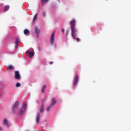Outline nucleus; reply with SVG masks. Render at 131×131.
Instances as JSON below:
<instances>
[{
	"label": "nucleus",
	"instance_id": "a211bd4d",
	"mask_svg": "<svg viewBox=\"0 0 131 131\" xmlns=\"http://www.w3.org/2000/svg\"><path fill=\"white\" fill-rule=\"evenodd\" d=\"M52 107H53V106H51V104L49 106L47 107V110L48 112H49L51 111V108H52Z\"/></svg>",
	"mask_w": 131,
	"mask_h": 131
},
{
	"label": "nucleus",
	"instance_id": "aec40b11",
	"mask_svg": "<svg viewBox=\"0 0 131 131\" xmlns=\"http://www.w3.org/2000/svg\"><path fill=\"white\" fill-rule=\"evenodd\" d=\"M20 86H21V83H17L16 84V87L18 88V87H20Z\"/></svg>",
	"mask_w": 131,
	"mask_h": 131
},
{
	"label": "nucleus",
	"instance_id": "20e7f679",
	"mask_svg": "<svg viewBox=\"0 0 131 131\" xmlns=\"http://www.w3.org/2000/svg\"><path fill=\"white\" fill-rule=\"evenodd\" d=\"M18 105H19V102L18 101H16L14 105H13V110L14 112H16V110H18Z\"/></svg>",
	"mask_w": 131,
	"mask_h": 131
},
{
	"label": "nucleus",
	"instance_id": "393cba45",
	"mask_svg": "<svg viewBox=\"0 0 131 131\" xmlns=\"http://www.w3.org/2000/svg\"><path fill=\"white\" fill-rule=\"evenodd\" d=\"M3 130L2 127H0V131H1V130Z\"/></svg>",
	"mask_w": 131,
	"mask_h": 131
},
{
	"label": "nucleus",
	"instance_id": "2eb2a0df",
	"mask_svg": "<svg viewBox=\"0 0 131 131\" xmlns=\"http://www.w3.org/2000/svg\"><path fill=\"white\" fill-rule=\"evenodd\" d=\"M46 89H47V85H44L42 88V90L41 92L42 93H44L46 91Z\"/></svg>",
	"mask_w": 131,
	"mask_h": 131
},
{
	"label": "nucleus",
	"instance_id": "f3484780",
	"mask_svg": "<svg viewBox=\"0 0 131 131\" xmlns=\"http://www.w3.org/2000/svg\"><path fill=\"white\" fill-rule=\"evenodd\" d=\"M9 8H10V6L6 5V6H5V10H4V11H7L9 9Z\"/></svg>",
	"mask_w": 131,
	"mask_h": 131
},
{
	"label": "nucleus",
	"instance_id": "f257e3e1",
	"mask_svg": "<svg viewBox=\"0 0 131 131\" xmlns=\"http://www.w3.org/2000/svg\"><path fill=\"white\" fill-rule=\"evenodd\" d=\"M71 24V29L72 30V36L73 37L74 39H76L78 42L79 41V38H76V35L77 34V30H76V28L75 27V24L76 22L75 19H73L70 22Z\"/></svg>",
	"mask_w": 131,
	"mask_h": 131
},
{
	"label": "nucleus",
	"instance_id": "412c9836",
	"mask_svg": "<svg viewBox=\"0 0 131 131\" xmlns=\"http://www.w3.org/2000/svg\"><path fill=\"white\" fill-rule=\"evenodd\" d=\"M37 15H38L37 13H36V14L35 15L34 17V18H33V21H34L35 20H36V18H37Z\"/></svg>",
	"mask_w": 131,
	"mask_h": 131
},
{
	"label": "nucleus",
	"instance_id": "6e6552de",
	"mask_svg": "<svg viewBox=\"0 0 131 131\" xmlns=\"http://www.w3.org/2000/svg\"><path fill=\"white\" fill-rule=\"evenodd\" d=\"M3 123L4 125H6L8 127H10V125H9V121L6 118L4 119Z\"/></svg>",
	"mask_w": 131,
	"mask_h": 131
},
{
	"label": "nucleus",
	"instance_id": "9d476101",
	"mask_svg": "<svg viewBox=\"0 0 131 131\" xmlns=\"http://www.w3.org/2000/svg\"><path fill=\"white\" fill-rule=\"evenodd\" d=\"M15 43V49H17L18 46L20 44V41L18 39H17L16 41L14 42Z\"/></svg>",
	"mask_w": 131,
	"mask_h": 131
},
{
	"label": "nucleus",
	"instance_id": "1a4fd4ad",
	"mask_svg": "<svg viewBox=\"0 0 131 131\" xmlns=\"http://www.w3.org/2000/svg\"><path fill=\"white\" fill-rule=\"evenodd\" d=\"M77 82H78V75H76L74 82V85L76 86L77 85Z\"/></svg>",
	"mask_w": 131,
	"mask_h": 131
},
{
	"label": "nucleus",
	"instance_id": "a878e982",
	"mask_svg": "<svg viewBox=\"0 0 131 131\" xmlns=\"http://www.w3.org/2000/svg\"><path fill=\"white\" fill-rule=\"evenodd\" d=\"M0 97H1V95L0 94Z\"/></svg>",
	"mask_w": 131,
	"mask_h": 131
},
{
	"label": "nucleus",
	"instance_id": "f03ea898",
	"mask_svg": "<svg viewBox=\"0 0 131 131\" xmlns=\"http://www.w3.org/2000/svg\"><path fill=\"white\" fill-rule=\"evenodd\" d=\"M26 108H27V102H25L23 103L22 108L19 111V114L20 115L24 114V113H25V112L26 111Z\"/></svg>",
	"mask_w": 131,
	"mask_h": 131
},
{
	"label": "nucleus",
	"instance_id": "7ed1b4c3",
	"mask_svg": "<svg viewBox=\"0 0 131 131\" xmlns=\"http://www.w3.org/2000/svg\"><path fill=\"white\" fill-rule=\"evenodd\" d=\"M55 42V32H53L50 38V43L51 45H54Z\"/></svg>",
	"mask_w": 131,
	"mask_h": 131
},
{
	"label": "nucleus",
	"instance_id": "4468645a",
	"mask_svg": "<svg viewBox=\"0 0 131 131\" xmlns=\"http://www.w3.org/2000/svg\"><path fill=\"white\" fill-rule=\"evenodd\" d=\"M30 33V32L29 30L26 29L24 30V34L27 35Z\"/></svg>",
	"mask_w": 131,
	"mask_h": 131
},
{
	"label": "nucleus",
	"instance_id": "39448f33",
	"mask_svg": "<svg viewBox=\"0 0 131 131\" xmlns=\"http://www.w3.org/2000/svg\"><path fill=\"white\" fill-rule=\"evenodd\" d=\"M34 33H36L37 37L38 38L39 36L40 29H39L37 27H35Z\"/></svg>",
	"mask_w": 131,
	"mask_h": 131
},
{
	"label": "nucleus",
	"instance_id": "423d86ee",
	"mask_svg": "<svg viewBox=\"0 0 131 131\" xmlns=\"http://www.w3.org/2000/svg\"><path fill=\"white\" fill-rule=\"evenodd\" d=\"M20 78V73L19 71H15V78L16 79H19Z\"/></svg>",
	"mask_w": 131,
	"mask_h": 131
},
{
	"label": "nucleus",
	"instance_id": "b1692460",
	"mask_svg": "<svg viewBox=\"0 0 131 131\" xmlns=\"http://www.w3.org/2000/svg\"><path fill=\"white\" fill-rule=\"evenodd\" d=\"M50 64L51 65H52V64H53V62H52V61L50 62Z\"/></svg>",
	"mask_w": 131,
	"mask_h": 131
},
{
	"label": "nucleus",
	"instance_id": "9b49d317",
	"mask_svg": "<svg viewBox=\"0 0 131 131\" xmlns=\"http://www.w3.org/2000/svg\"><path fill=\"white\" fill-rule=\"evenodd\" d=\"M57 103V101H56L55 98L52 99V103L50 104L51 106H54L55 105V104Z\"/></svg>",
	"mask_w": 131,
	"mask_h": 131
},
{
	"label": "nucleus",
	"instance_id": "0eeeda50",
	"mask_svg": "<svg viewBox=\"0 0 131 131\" xmlns=\"http://www.w3.org/2000/svg\"><path fill=\"white\" fill-rule=\"evenodd\" d=\"M26 54H28V56L30 58H32L33 56H34V53L32 52L31 51H26Z\"/></svg>",
	"mask_w": 131,
	"mask_h": 131
},
{
	"label": "nucleus",
	"instance_id": "dca6fc26",
	"mask_svg": "<svg viewBox=\"0 0 131 131\" xmlns=\"http://www.w3.org/2000/svg\"><path fill=\"white\" fill-rule=\"evenodd\" d=\"M50 0H41L42 5H44L45 4L47 3Z\"/></svg>",
	"mask_w": 131,
	"mask_h": 131
},
{
	"label": "nucleus",
	"instance_id": "5701e85b",
	"mask_svg": "<svg viewBox=\"0 0 131 131\" xmlns=\"http://www.w3.org/2000/svg\"><path fill=\"white\" fill-rule=\"evenodd\" d=\"M61 31H62V33L65 32V29H64L62 28Z\"/></svg>",
	"mask_w": 131,
	"mask_h": 131
},
{
	"label": "nucleus",
	"instance_id": "4be33fe9",
	"mask_svg": "<svg viewBox=\"0 0 131 131\" xmlns=\"http://www.w3.org/2000/svg\"><path fill=\"white\" fill-rule=\"evenodd\" d=\"M42 15H43V16L44 17L46 16V12H45V11H43V12H42Z\"/></svg>",
	"mask_w": 131,
	"mask_h": 131
},
{
	"label": "nucleus",
	"instance_id": "f8f14e48",
	"mask_svg": "<svg viewBox=\"0 0 131 131\" xmlns=\"http://www.w3.org/2000/svg\"><path fill=\"white\" fill-rule=\"evenodd\" d=\"M40 114H37V116H36V122L37 123H39V121H40Z\"/></svg>",
	"mask_w": 131,
	"mask_h": 131
},
{
	"label": "nucleus",
	"instance_id": "6ab92c4d",
	"mask_svg": "<svg viewBox=\"0 0 131 131\" xmlns=\"http://www.w3.org/2000/svg\"><path fill=\"white\" fill-rule=\"evenodd\" d=\"M13 68H14V67H13L12 66H9L8 67L7 69H8V70H12V69H13Z\"/></svg>",
	"mask_w": 131,
	"mask_h": 131
},
{
	"label": "nucleus",
	"instance_id": "ddd939ff",
	"mask_svg": "<svg viewBox=\"0 0 131 131\" xmlns=\"http://www.w3.org/2000/svg\"><path fill=\"white\" fill-rule=\"evenodd\" d=\"M44 110H45V108H44V102H42V105H41V108L40 109V112L41 113H42L44 112Z\"/></svg>",
	"mask_w": 131,
	"mask_h": 131
}]
</instances>
